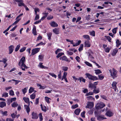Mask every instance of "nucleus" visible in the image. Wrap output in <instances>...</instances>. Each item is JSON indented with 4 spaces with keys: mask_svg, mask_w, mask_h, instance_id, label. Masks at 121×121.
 Masks as SVG:
<instances>
[{
    "mask_svg": "<svg viewBox=\"0 0 121 121\" xmlns=\"http://www.w3.org/2000/svg\"><path fill=\"white\" fill-rule=\"evenodd\" d=\"M25 57L23 56L20 59L18 64L19 66H20V69L23 71L25 70L26 68L27 69L28 68V67L25 64Z\"/></svg>",
    "mask_w": 121,
    "mask_h": 121,
    "instance_id": "nucleus-1",
    "label": "nucleus"
},
{
    "mask_svg": "<svg viewBox=\"0 0 121 121\" xmlns=\"http://www.w3.org/2000/svg\"><path fill=\"white\" fill-rule=\"evenodd\" d=\"M109 71L110 73V75L113 79L117 78V71L114 68H113L112 70L110 69L109 70Z\"/></svg>",
    "mask_w": 121,
    "mask_h": 121,
    "instance_id": "nucleus-2",
    "label": "nucleus"
},
{
    "mask_svg": "<svg viewBox=\"0 0 121 121\" xmlns=\"http://www.w3.org/2000/svg\"><path fill=\"white\" fill-rule=\"evenodd\" d=\"M85 75L86 76L85 77V78H88L90 80L94 81L98 80V78L96 76H92L89 73H86Z\"/></svg>",
    "mask_w": 121,
    "mask_h": 121,
    "instance_id": "nucleus-3",
    "label": "nucleus"
},
{
    "mask_svg": "<svg viewBox=\"0 0 121 121\" xmlns=\"http://www.w3.org/2000/svg\"><path fill=\"white\" fill-rule=\"evenodd\" d=\"M40 50L39 48H36L32 49V50L31 55H34L39 52Z\"/></svg>",
    "mask_w": 121,
    "mask_h": 121,
    "instance_id": "nucleus-4",
    "label": "nucleus"
},
{
    "mask_svg": "<svg viewBox=\"0 0 121 121\" xmlns=\"http://www.w3.org/2000/svg\"><path fill=\"white\" fill-rule=\"evenodd\" d=\"M15 2H19L18 3V5L19 6H23L24 7L25 5L23 3V0H14Z\"/></svg>",
    "mask_w": 121,
    "mask_h": 121,
    "instance_id": "nucleus-5",
    "label": "nucleus"
},
{
    "mask_svg": "<svg viewBox=\"0 0 121 121\" xmlns=\"http://www.w3.org/2000/svg\"><path fill=\"white\" fill-rule=\"evenodd\" d=\"M105 106V104L103 103H101L98 104L96 107V109L97 110L103 108Z\"/></svg>",
    "mask_w": 121,
    "mask_h": 121,
    "instance_id": "nucleus-6",
    "label": "nucleus"
},
{
    "mask_svg": "<svg viewBox=\"0 0 121 121\" xmlns=\"http://www.w3.org/2000/svg\"><path fill=\"white\" fill-rule=\"evenodd\" d=\"M87 103V105L86 107V108H88L91 109L94 106V104L93 102H88Z\"/></svg>",
    "mask_w": 121,
    "mask_h": 121,
    "instance_id": "nucleus-7",
    "label": "nucleus"
},
{
    "mask_svg": "<svg viewBox=\"0 0 121 121\" xmlns=\"http://www.w3.org/2000/svg\"><path fill=\"white\" fill-rule=\"evenodd\" d=\"M14 46L12 45H11L8 48L9 54H10L13 52L14 50Z\"/></svg>",
    "mask_w": 121,
    "mask_h": 121,
    "instance_id": "nucleus-8",
    "label": "nucleus"
},
{
    "mask_svg": "<svg viewBox=\"0 0 121 121\" xmlns=\"http://www.w3.org/2000/svg\"><path fill=\"white\" fill-rule=\"evenodd\" d=\"M97 120L101 121L103 120L104 119H106V118L104 117V116L102 115H98L96 117Z\"/></svg>",
    "mask_w": 121,
    "mask_h": 121,
    "instance_id": "nucleus-9",
    "label": "nucleus"
},
{
    "mask_svg": "<svg viewBox=\"0 0 121 121\" xmlns=\"http://www.w3.org/2000/svg\"><path fill=\"white\" fill-rule=\"evenodd\" d=\"M60 60H64L66 61H69L70 62V61H69V59L67 57L65 56H62L60 58Z\"/></svg>",
    "mask_w": 121,
    "mask_h": 121,
    "instance_id": "nucleus-10",
    "label": "nucleus"
},
{
    "mask_svg": "<svg viewBox=\"0 0 121 121\" xmlns=\"http://www.w3.org/2000/svg\"><path fill=\"white\" fill-rule=\"evenodd\" d=\"M23 13H21L17 17L16 19L17 20L14 22L16 24H17L18 22L21 20V18L19 17L20 16L23 15Z\"/></svg>",
    "mask_w": 121,
    "mask_h": 121,
    "instance_id": "nucleus-11",
    "label": "nucleus"
},
{
    "mask_svg": "<svg viewBox=\"0 0 121 121\" xmlns=\"http://www.w3.org/2000/svg\"><path fill=\"white\" fill-rule=\"evenodd\" d=\"M51 26L53 27H56L58 26V25L54 21H52L50 23Z\"/></svg>",
    "mask_w": 121,
    "mask_h": 121,
    "instance_id": "nucleus-12",
    "label": "nucleus"
},
{
    "mask_svg": "<svg viewBox=\"0 0 121 121\" xmlns=\"http://www.w3.org/2000/svg\"><path fill=\"white\" fill-rule=\"evenodd\" d=\"M85 47H89L91 46L88 40H86L84 43Z\"/></svg>",
    "mask_w": 121,
    "mask_h": 121,
    "instance_id": "nucleus-13",
    "label": "nucleus"
},
{
    "mask_svg": "<svg viewBox=\"0 0 121 121\" xmlns=\"http://www.w3.org/2000/svg\"><path fill=\"white\" fill-rule=\"evenodd\" d=\"M32 33L34 35H37L36 27L34 25L33 26Z\"/></svg>",
    "mask_w": 121,
    "mask_h": 121,
    "instance_id": "nucleus-14",
    "label": "nucleus"
},
{
    "mask_svg": "<svg viewBox=\"0 0 121 121\" xmlns=\"http://www.w3.org/2000/svg\"><path fill=\"white\" fill-rule=\"evenodd\" d=\"M53 32L56 34H58L59 33V29L58 28H55L53 30Z\"/></svg>",
    "mask_w": 121,
    "mask_h": 121,
    "instance_id": "nucleus-15",
    "label": "nucleus"
},
{
    "mask_svg": "<svg viewBox=\"0 0 121 121\" xmlns=\"http://www.w3.org/2000/svg\"><path fill=\"white\" fill-rule=\"evenodd\" d=\"M118 52V50L116 48L114 49L113 51L112 52V53L111 55L112 56H115L116 53Z\"/></svg>",
    "mask_w": 121,
    "mask_h": 121,
    "instance_id": "nucleus-16",
    "label": "nucleus"
},
{
    "mask_svg": "<svg viewBox=\"0 0 121 121\" xmlns=\"http://www.w3.org/2000/svg\"><path fill=\"white\" fill-rule=\"evenodd\" d=\"M32 118L34 119H37L38 118V117L37 114L34 112H33L32 113Z\"/></svg>",
    "mask_w": 121,
    "mask_h": 121,
    "instance_id": "nucleus-17",
    "label": "nucleus"
},
{
    "mask_svg": "<svg viewBox=\"0 0 121 121\" xmlns=\"http://www.w3.org/2000/svg\"><path fill=\"white\" fill-rule=\"evenodd\" d=\"M97 84H90L89 85V87L92 89H95L96 88V85Z\"/></svg>",
    "mask_w": 121,
    "mask_h": 121,
    "instance_id": "nucleus-18",
    "label": "nucleus"
},
{
    "mask_svg": "<svg viewBox=\"0 0 121 121\" xmlns=\"http://www.w3.org/2000/svg\"><path fill=\"white\" fill-rule=\"evenodd\" d=\"M29 105L30 104L29 103L28 106L26 105H24V107L26 108V110L27 111V112L28 113H29L30 110V109L29 107Z\"/></svg>",
    "mask_w": 121,
    "mask_h": 121,
    "instance_id": "nucleus-19",
    "label": "nucleus"
},
{
    "mask_svg": "<svg viewBox=\"0 0 121 121\" xmlns=\"http://www.w3.org/2000/svg\"><path fill=\"white\" fill-rule=\"evenodd\" d=\"M105 115L107 116L110 117L113 115V113L110 111H107L105 113Z\"/></svg>",
    "mask_w": 121,
    "mask_h": 121,
    "instance_id": "nucleus-20",
    "label": "nucleus"
},
{
    "mask_svg": "<svg viewBox=\"0 0 121 121\" xmlns=\"http://www.w3.org/2000/svg\"><path fill=\"white\" fill-rule=\"evenodd\" d=\"M79 80L80 82H82L84 83H85V79L83 77H80L79 78L78 81Z\"/></svg>",
    "mask_w": 121,
    "mask_h": 121,
    "instance_id": "nucleus-21",
    "label": "nucleus"
},
{
    "mask_svg": "<svg viewBox=\"0 0 121 121\" xmlns=\"http://www.w3.org/2000/svg\"><path fill=\"white\" fill-rule=\"evenodd\" d=\"M6 105V103L5 102H2L0 103V107L3 108Z\"/></svg>",
    "mask_w": 121,
    "mask_h": 121,
    "instance_id": "nucleus-22",
    "label": "nucleus"
},
{
    "mask_svg": "<svg viewBox=\"0 0 121 121\" xmlns=\"http://www.w3.org/2000/svg\"><path fill=\"white\" fill-rule=\"evenodd\" d=\"M81 109L80 108L77 109L75 110L74 112L75 114L77 115H78L80 112Z\"/></svg>",
    "mask_w": 121,
    "mask_h": 121,
    "instance_id": "nucleus-23",
    "label": "nucleus"
},
{
    "mask_svg": "<svg viewBox=\"0 0 121 121\" xmlns=\"http://www.w3.org/2000/svg\"><path fill=\"white\" fill-rule=\"evenodd\" d=\"M116 46L117 47H118L121 44L120 41H119V40L118 39H117L116 40Z\"/></svg>",
    "mask_w": 121,
    "mask_h": 121,
    "instance_id": "nucleus-24",
    "label": "nucleus"
},
{
    "mask_svg": "<svg viewBox=\"0 0 121 121\" xmlns=\"http://www.w3.org/2000/svg\"><path fill=\"white\" fill-rule=\"evenodd\" d=\"M52 35V33L50 32H49L47 33V35L48 37V39L49 40H50L51 39V37Z\"/></svg>",
    "mask_w": 121,
    "mask_h": 121,
    "instance_id": "nucleus-25",
    "label": "nucleus"
},
{
    "mask_svg": "<svg viewBox=\"0 0 121 121\" xmlns=\"http://www.w3.org/2000/svg\"><path fill=\"white\" fill-rule=\"evenodd\" d=\"M17 35L15 33H12L10 34L9 35V37L11 39L13 37H16Z\"/></svg>",
    "mask_w": 121,
    "mask_h": 121,
    "instance_id": "nucleus-26",
    "label": "nucleus"
},
{
    "mask_svg": "<svg viewBox=\"0 0 121 121\" xmlns=\"http://www.w3.org/2000/svg\"><path fill=\"white\" fill-rule=\"evenodd\" d=\"M18 105V104L16 102H14L12 104V106L14 108L17 107Z\"/></svg>",
    "mask_w": 121,
    "mask_h": 121,
    "instance_id": "nucleus-27",
    "label": "nucleus"
},
{
    "mask_svg": "<svg viewBox=\"0 0 121 121\" xmlns=\"http://www.w3.org/2000/svg\"><path fill=\"white\" fill-rule=\"evenodd\" d=\"M83 37L84 38L87 39L89 41L90 39V36L88 35H83Z\"/></svg>",
    "mask_w": 121,
    "mask_h": 121,
    "instance_id": "nucleus-28",
    "label": "nucleus"
},
{
    "mask_svg": "<svg viewBox=\"0 0 121 121\" xmlns=\"http://www.w3.org/2000/svg\"><path fill=\"white\" fill-rule=\"evenodd\" d=\"M116 84H112V88L114 89L115 91H116L117 90Z\"/></svg>",
    "mask_w": 121,
    "mask_h": 121,
    "instance_id": "nucleus-29",
    "label": "nucleus"
},
{
    "mask_svg": "<svg viewBox=\"0 0 121 121\" xmlns=\"http://www.w3.org/2000/svg\"><path fill=\"white\" fill-rule=\"evenodd\" d=\"M83 45L82 44L80 45V47L78 48V51L79 52H81L83 49Z\"/></svg>",
    "mask_w": 121,
    "mask_h": 121,
    "instance_id": "nucleus-30",
    "label": "nucleus"
},
{
    "mask_svg": "<svg viewBox=\"0 0 121 121\" xmlns=\"http://www.w3.org/2000/svg\"><path fill=\"white\" fill-rule=\"evenodd\" d=\"M95 72L96 74H98L102 73L101 71L99 69L95 70Z\"/></svg>",
    "mask_w": 121,
    "mask_h": 121,
    "instance_id": "nucleus-31",
    "label": "nucleus"
},
{
    "mask_svg": "<svg viewBox=\"0 0 121 121\" xmlns=\"http://www.w3.org/2000/svg\"><path fill=\"white\" fill-rule=\"evenodd\" d=\"M45 99L46 101L48 103H50V102L49 101V99H51L48 97L46 96L45 97Z\"/></svg>",
    "mask_w": 121,
    "mask_h": 121,
    "instance_id": "nucleus-32",
    "label": "nucleus"
},
{
    "mask_svg": "<svg viewBox=\"0 0 121 121\" xmlns=\"http://www.w3.org/2000/svg\"><path fill=\"white\" fill-rule=\"evenodd\" d=\"M64 54V53L62 52L59 53H58L57 55L56 56V57L57 58H58L61 56L62 55Z\"/></svg>",
    "mask_w": 121,
    "mask_h": 121,
    "instance_id": "nucleus-33",
    "label": "nucleus"
},
{
    "mask_svg": "<svg viewBox=\"0 0 121 121\" xmlns=\"http://www.w3.org/2000/svg\"><path fill=\"white\" fill-rule=\"evenodd\" d=\"M20 44H18V45H17V46L16 48L15 49V51L16 52H17V51L19 50V48H20Z\"/></svg>",
    "mask_w": 121,
    "mask_h": 121,
    "instance_id": "nucleus-34",
    "label": "nucleus"
},
{
    "mask_svg": "<svg viewBox=\"0 0 121 121\" xmlns=\"http://www.w3.org/2000/svg\"><path fill=\"white\" fill-rule=\"evenodd\" d=\"M7 61L6 58H4L3 59V60H0V62H3L4 64H5Z\"/></svg>",
    "mask_w": 121,
    "mask_h": 121,
    "instance_id": "nucleus-35",
    "label": "nucleus"
},
{
    "mask_svg": "<svg viewBox=\"0 0 121 121\" xmlns=\"http://www.w3.org/2000/svg\"><path fill=\"white\" fill-rule=\"evenodd\" d=\"M23 99L25 102L26 103L29 102V100L28 98L24 97Z\"/></svg>",
    "mask_w": 121,
    "mask_h": 121,
    "instance_id": "nucleus-36",
    "label": "nucleus"
},
{
    "mask_svg": "<svg viewBox=\"0 0 121 121\" xmlns=\"http://www.w3.org/2000/svg\"><path fill=\"white\" fill-rule=\"evenodd\" d=\"M7 111H5L4 112H3V111H1V113L3 115L5 116L7 115Z\"/></svg>",
    "mask_w": 121,
    "mask_h": 121,
    "instance_id": "nucleus-37",
    "label": "nucleus"
},
{
    "mask_svg": "<svg viewBox=\"0 0 121 121\" xmlns=\"http://www.w3.org/2000/svg\"><path fill=\"white\" fill-rule=\"evenodd\" d=\"M67 74V73L66 72H64L63 74V75L62 76V80L63 79L65 78H66V76Z\"/></svg>",
    "mask_w": 121,
    "mask_h": 121,
    "instance_id": "nucleus-38",
    "label": "nucleus"
},
{
    "mask_svg": "<svg viewBox=\"0 0 121 121\" xmlns=\"http://www.w3.org/2000/svg\"><path fill=\"white\" fill-rule=\"evenodd\" d=\"M62 68V69L65 71H67L68 69V67L67 66H63Z\"/></svg>",
    "mask_w": 121,
    "mask_h": 121,
    "instance_id": "nucleus-39",
    "label": "nucleus"
},
{
    "mask_svg": "<svg viewBox=\"0 0 121 121\" xmlns=\"http://www.w3.org/2000/svg\"><path fill=\"white\" fill-rule=\"evenodd\" d=\"M105 37L108 40V42H111V37L109 36H105Z\"/></svg>",
    "mask_w": 121,
    "mask_h": 121,
    "instance_id": "nucleus-40",
    "label": "nucleus"
},
{
    "mask_svg": "<svg viewBox=\"0 0 121 121\" xmlns=\"http://www.w3.org/2000/svg\"><path fill=\"white\" fill-rule=\"evenodd\" d=\"M49 74L52 76V77H54L55 78H56V76L55 74L53 73H49Z\"/></svg>",
    "mask_w": 121,
    "mask_h": 121,
    "instance_id": "nucleus-41",
    "label": "nucleus"
},
{
    "mask_svg": "<svg viewBox=\"0 0 121 121\" xmlns=\"http://www.w3.org/2000/svg\"><path fill=\"white\" fill-rule=\"evenodd\" d=\"M88 100H94V99L93 98L92 96H89L87 97Z\"/></svg>",
    "mask_w": 121,
    "mask_h": 121,
    "instance_id": "nucleus-42",
    "label": "nucleus"
},
{
    "mask_svg": "<svg viewBox=\"0 0 121 121\" xmlns=\"http://www.w3.org/2000/svg\"><path fill=\"white\" fill-rule=\"evenodd\" d=\"M99 79L100 80H102L104 78V77L103 75L102 74H100L98 76Z\"/></svg>",
    "mask_w": 121,
    "mask_h": 121,
    "instance_id": "nucleus-43",
    "label": "nucleus"
},
{
    "mask_svg": "<svg viewBox=\"0 0 121 121\" xmlns=\"http://www.w3.org/2000/svg\"><path fill=\"white\" fill-rule=\"evenodd\" d=\"M33 91H34V88L32 87H30L29 90V93H32Z\"/></svg>",
    "mask_w": 121,
    "mask_h": 121,
    "instance_id": "nucleus-44",
    "label": "nucleus"
},
{
    "mask_svg": "<svg viewBox=\"0 0 121 121\" xmlns=\"http://www.w3.org/2000/svg\"><path fill=\"white\" fill-rule=\"evenodd\" d=\"M26 47H23L20 49L19 51L20 52H22L24 51L26 49Z\"/></svg>",
    "mask_w": 121,
    "mask_h": 121,
    "instance_id": "nucleus-45",
    "label": "nucleus"
},
{
    "mask_svg": "<svg viewBox=\"0 0 121 121\" xmlns=\"http://www.w3.org/2000/svg\"><path fill=\"white\" fill-rule=\"evenodd\" d=\"M85 63L86 65L89 67H91L92 66V65L87 61L85 62Z\"/></svg>",
    "mask_w": 121,
    "mask_h": 121,
    "instance_id": "nucleus-46",
    "label": "nucleus"
},
{
    "mask_svg": "<svg viewBox=\"0 0 121 121\" xmlns=\"http://www.w3.org/2000/svg\"><path fill=\"white\" fill-rule=\"evenodd\" d=\"M15 113H16V114L14 113L11 114V116L13 118H15L16 117V114L17 113V112H16Z\"/></svg>",
    "mask_w": 121,
    "mask_h": 121,
    "instance_id": "nucleus-47",
    "label": "nucleus"
},
{
    "mask_svg": "<svg viewBox=\"0 0 121 121\" xmlns=\"http://www.w3.org/2000/svg\"><path fill=\"white\" fill-rule=\"evenodd\" d=\"M43 59V56L42 55H39V59L40 61L42 60Z\"/></svg>",
    "mask_w": 121,
    "mask_h": 121,
    "instance_id": "nucleus-48",
    "label": "nucleus"
},
{
    "mask_svg": "<svg viewBox=\"0 0 121 121\" xmlns=\"http://www.w3.org/2000/svg\"><path fill=\"white\" fill-rule=\"evenodd\" d=\"M75 59L78 62H80V58L79 56H77L76 57Z\"/></svg>",
    "mask_w": 121,
    "mask_h": 121,
    "instance_id": "nucleus-49",
    "label": "nucleus"
},
{
    "mask_svg": "<svg viewBox=\"0 0 121 121\" xmlns=\"http://www.w3.org/2000/svg\"><path fill=\"white\" fill-rule=\"evenodd\" d=\"M37 86L38 87H40V88L41 89H44V88L45 87V86H42L39 84H37Z\"/></svg>",
    "mask_w": 121,
    "mask_h": 121,
    "instance_id": "nucleus-50",
    "label": "nucleus"
},
{
    "mask_svg": "<svg viewBox=\"0 0 121 121\" xmlns=\"http://www.w3.org/2000/svg\"><path fill=\"white\" fill-rule=\"evenodd\" d=\"M8 96V93L6 92H5L2 94V97H7Z\"/></svg>",
    "mask_w": 121,
    "mask_h": 121,
    "instance_id": "nucleus-51",
    "label": "nucleus"
},
{
    "mask_svg": "<svg viewBox=\"0 0 121 121\" xmlns=\"http://www.w3.org/2000/svg\"><path fill=\"white\" fill-rule=\"evenodd\" d=\"M110 49L108 47H107L105 49V52H106L108 53L109 52Z\"/></svg>",
    "mask_w": 121,
    "mask_h": 121,
    "instance_id": "nucleus-52",
    "label": "nucleus"
},
{
    "mask_svg": "<svg viewBox=\"0 0 121 121\" xmlns=\"http://www.w3.org/2000/svg\"><path fill=\"white\" fill-rule=\"evenodd\" d=\"M9 94L11 95H14V94L13 91L12 90H10L9 91Z\"/></svg>",
    "mask_w": 121,
    "mask_h": 121,
    "instance_id": "nucleus-53",
    "label": "nucleus"
},
{
    "mask_svg": "<svg viewBox=\"0 0 121 121\" xmlns=\"http://www.w3.org/2000/svg\"><path fill=\"white\" fill-rule=\"evenodd\" d=\"M35 95L34 94H33L30 95V97L32 99H34L35 97Z\"/></svg>",
    "mask_w": 121,
    "mask_h": 121,
    "instance_id": "nucleus-54",
    "label": "nucleus"
},
{
    "mask_svg": "<svg viewBox=\"0 0 121 121\" xmlns=\"http://www.w3.org/2000/svg\"><path fill=\"white\" fill-rule=\"evenodd\" d=\"M88 53L89 54V58H90L91 59H94V57L90 53L88 52Z\"/></svg>",
    "mask_w": 121,
    "mask_h": 121,
    "instance_id": "nucleus-55",
    "label": "nucleus"
},
{
    "mask_svg": "<svg viewBox=\"0 0 121 121\" xmlns=\"http://www.w3.org/2000/svg\"><path fill=\"white\" fill-rule=\"evenodd\" d=\"M27 89V88H25L22 90V91L24 94H25L26 92V91Z\"/></svg>",
    "mask_w": 121,
    "mask_h": 121,
    "instance_id": "nucleus-56",
    "label": "nucleus"
},
{
    "mask_svg": "<svg viewBox=\"0 0 121 121\" xmlns=\"http://www.w3.org/2000/svg\"><path fill=\"white\" fill-rule=\"evenodd\" d=\"M41 106L42 110L44 112H46V107H43L42 105H41Z\"/></svg>",
    "mask_w": 121,
    "mask_h": 121,
    "instance_id": "nucleus-57",
    "label": "nucleus"
},
{
    "mask_svg": "<svg viewBox=\"0 0 121 121\" xmlns=\"http://www.w3.org/2000/svg\"><path fill=\"white\" fill-rule=\"evenodd\" d=\"M53 17L51 15L48 16L47 18V19L48 20H50L52 19L53 18Z\"/></svg>",
    "mask_w": 121,
    "mask_h": 121,
    "instance_id": "nucleus-58",
    "label": "nucleus"
},
{
    "mask_svg": "<svg viewBox=\"0 0 121 121\" xmlns=\"http://www.w3.org/2000/svg\"><path fill=\"white\" fill-rule=\"evenodd\" d=\"M117 28H114L112 30V32L113 34H115L117 32Z\"/></svg>",
    "mask_w": 121,
    "mask_h": 121,
    "instance_id": "nucleus-59",
    "label": "nucleus"
},
{
    "mask_svg": "<svg viewBox=\"0 0 121 121\" xmlns=\"http://www.w3.org/2000/svg\"><path fill=\"white\" fill-rule=\"evenodd\" d=\"M39 118L40 119V121H42L43 120V118L42 117V113H40L39 115Z\"/></svg>",
    "mask_w": 121,
    "mask_h": 121,
    "instance_id": "nucleus-60",
    "label": "nucleus"
},
{
    "mask_svg": "<svg viewBox=\"0 0 121 121\" xmlns=\"http://www.w3.org/2000/svg\"><path fill=\"white\" fill-rule=\"evenodd\" d=\"M16 99V97H14L12 98L10 100V101L11 103L13 101H15Z\"/></svg>",
    "mask_w": 121,
    "mask_h": 121,
    "instance_id": "nucleus-61",
    "label": "nucleus"
},
{
    "mask_svg": "<svg viewBox=\"0 0 121 121\" xmlns=\"http://www.w3.org/2000/svg\"><path fill=\"white\" fill-rule=\"evenodd\" d=\"M90 34L91 35L93 36H95V31L93 30L91 32Z\"/></svg>",
    "mask_w": 121,
    "mask_h": 121,
    "instance_id": "nucleus-62",
    "label": "nucleus"
},
{
    "mask_svg": "<svg viewBox=\"0 0 121 121\" xmlns=\"http://www.w3.org/2000/svg\"><path fill=\"white\" fill-rule=\"evenodd\" d=\"M42 39V37L41 35H39V36H38L37 38V39L36 40V41L39 40H41Z\"/></svg>",
    "mask_w": 121,
    "mask_h": 121,
    "instance_id": "nucleus-63",
    "label": "nucleus"
},
{
    "mask_svg": "<svg viewBox=\"0 0 121 121\" xmlns=\"http://www.w3.org/2000/svg\"><path fill=\"white\" fill-rule=\"evenodd\" d=\"M39 18V15H36V16L35 19H34V20L35 21L38 19Z\"/></svg>",
    "mask_w": 121,
    "mask_h": 121,
    "instance_id": "nucleus-64",
    "label": "nucleus"
}]
</instances>
